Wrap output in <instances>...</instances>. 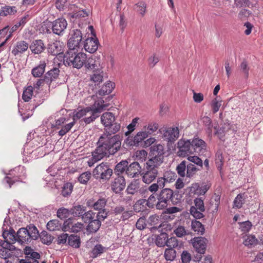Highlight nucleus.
Here are the masks:
<instances>
[{
	"label": "nucleus",
	"instance_id": "338daca9",
	"mask_svg": "<svg viewBox=\"0 0 263 263\" xmlns=\"http://www.w3.org/2000/svg\"><path fill=\"white\" fill-rule=\"evenodd\" d=\"M197 167L192 164H189L186 166V175L188 177H192L197 171Z\"/></svg>",
	"mask_w": 263,
	"mask_h": 263
},
{
	"label": "nucleus",
	"instance_id": "0eeeda50",
	"mask_svg": "<svg viewBox=\"0 0 263 263\" xmlns=\"http://www.w3.org/2000/svg\"><path fill=\"white\" fill-rule=\"evenodd\" d=\"M88 29L91 32L90 36H88L87 39L85 40L84 44V48L86 51L92 53L97 50L99 42L96 37L93 27L91 25L89 26Z\"/></svg>",
	"mask_w": 263,
	"mask_h": 263
},
{
	"label": "nucleus",
	"instance_id": "864d4df0",
	"mask_svg": "<svg viewBox=\"0 0 263 263\" xmlns=\"http://www.w3.org/2000/svg\"><path fill=\"white\" fill-rule=\"evenodd\" d=\"M40 238L42 242L46 245L51 243L53 240V237L46 232L41 233L40 234Z\"/></svg>",
	"mask_w": 263,
	"mask_h": 263
},
{
	"label": "nucleus",
	"instance_id": "2eb2a0df",
	"mask_svg": "<svg viewBox=\"0 0 263 263\" xmlns=\"http://www.w3.org/2000/svg\"><path fill=\"white\" fill-rule=\"evenodd\" d=\"M148 137V133L146 132V130H142L138 132L134 137H128L126 141L130 146H137Z\"/></svg>",
	"mask_w": 263,
	"mask_h": 263
},
{
	"label": "nucleus",
	"instance_id": "6ab92c4d",
	"mask_svg": "<svg viewBox=\"0 0 263 263\" xmlns=\"http://www.w3.org/2000/svg\"><path fill=\"white\" fill-rule=\"evenodd\" d=\"M89 114L91 115V109L88 107H86L85 108H81L79 107L77 109L75 110L73 112L72 119L73 121L76 122V120L82 119L80 121V122L82 123L84 122V121H82V120L86 118L85 116Z\"/></svg>",
	"mask_w": 263,
	"mask_h": 263
},
{
	"label": "nucleus",
	"instance_id": "de8ad7c7",
	"mask_svg": "<svg viewBox=\"0 0 263 263\" xmlns=\"http://www.w3.org/2000/svg\"><path fill=\"white\" fill-rule=\"evenodd\" d=\"M16 11L15 7L5 6L2 7L0 12V15L5 16L14 14Z\"/></svg>",
	"mask_w": 263,
	"mask_h": 263
},
{
	"label": "nucleus",
	"instance_id": "37998d69",
	"mask_svg": "<svg viewBox=\"0 0 263 263\" xmlns=\"http://www.w3.org/2000/svg\"><path fill=\"white\" fill-rule=\"evenodd\" d=\"M92 158L88 161V165L90 167L104 157L103 155L97 152L96 149L92 153Z\"/></svg>",
	"mask_w": 263,
	"mask_h": 263
},
{
	"label": "nucleus",
	"instance_id": "4d7b16f0",
	"mask_svg": "<svg viewBox=\"0 0 263 263\" xmlns=\"http://www.w3.org/2000/svg\"><path fill=\"white\" fill-rule=\"evenodd\" d=\"M173 194L174 192L172 190L166 188L163 189L161 191L160 195H161V196H162V198H165L169 201L172 198Z\"/></svg>",
	"mask_w": 263,
	"mask_h": 263
},
{
	"label": "nucleus",
	"instance_id": "a211bd4d",
	"mask_svg": "<svg viewBox=\"0 0 263 263\" xmlns=\"http://www.w3.org/2000/svg\"><path fill=\"white\" fill-rule=\"evenodd\" d=\"M67 21L63 18L57 19L52 23V29L54 33L60 35L66 28Z\"/></svg>",
	"mask_w": 263,
	"mask_h": 263
},
{
	"label": "nucleus",
	"instance_id": "2f4dec72",
	"mask_svg": "<svg viewBox=\"0 0 263 263\" xmlns=\"http://www.w3.org/2000/svg\"><path fill=\"white\" fill-rule=\"evenodd\" d=\"M60 70L57 68H54L47 73L46 79L47 84H50L52 81L57 80L59 78Z\"/></svg>",
	"mask_w": 263,
	"mask_h": 263
},
{
	"label": "nucleus",
	"instance_id": "bf43d9fd",
	"mask_svg": "<svg viewBox=\"0 0 263 263\" xmlns=\"http://www.w3.org/2000/svg\"><path fill=\"white\" fill-rule=\"evenodd\" d=\"M186 162L185 161H182L178 165L176 168L178 174L181 177H184L185 175Z\"/></svg>",
	"mask_w": 263,
	"mask_h": 263
},
{
	"label": "nucleus",
	"instance_id": "20e7f679",
	"mask_svg": "<svg viewBox=\"0 0 263 263\" xmlns=\"http://www.w3.org/2000/svg\"><path fill=\"white\" fill-rule=\"evenodd\" d=\"M95 213L92 211H88L83 214L82 219L85 223L88 224L86 228V233L88 235L91 233L96 232L100 228L101 225V221L104 219H101L97 217L94 219Z\"/></svg>",
	"mask_w": 263,
	"mask_h": 263
},
{
	"label": "nucleus",
	"instance_id": "052dcab7",
	"mask_svg": "<svg viewBox=\"0 0 263 263\" xmlns=\"http://www.w3.org/2000/svg\"><path fill=\"white\" fill-rule=\"evenodd\" d=\"M215 163L217 169L221 172L223 165V157L222 154H217L215 159Z\"/></svg>",
	"mask_w": 263,
	"mask_h": 263
},
{
	"label": "nucleus",
	"instance_id": "423d86ee",
	"mask_svg": "<svg viewBox=\"0 0 263 263\" xmlns=\"http://www.w3.org/2000/svg\"><path fill=\"white\" fill-rule=\"evenodd\" d=\"M107 106V105L104 104L103 98H98L97 100H95L93 104L89 106L91 109V115L88 117V118H84L82 121H84L86 124H89L94 121L99 117L97 114L101 112Z\"/></svg>",
	"mask_w": 263,
	"mask_h": 263
},
{
	"label": "nucleus",
	"instance_id": "a878e982",
	"mask_svg": "<svg viewBox=\"0 0 263 263\" xmlns=\"http://www.w3.org/2000/svg\"><path fill=\"white\" fill-rule=\"evenodd\" d=\"M209 190V187L207 185H204L200 186L199 184L197 183H195L192 184L190 187V192L198 195H204Z\"/></svg>",
	"mask_w": 263,
	"mask_h": 263
},
{
	"label": "nucleus",
	"instance_id": "6e6552de",
	"mask_svg": "<svg viewBox=\"0 0 263 263\" xmlns=\"http://www.w3.org/2000/svg\"><path fill=\"white\" fill-rule=\"evenodd\" d=\"M82 39V34L80 30L76 29L71 31L70 37L67 42L69 51H74L80 47V43Z\"/></svg>",
	"mask_w": 263,
	"mask_h": 263
},
{
	"label": "nucleus",
	"instance_id": "7c9ffc66",
	"mask_svg": "<svg viewBox=\"0 0 263 263\" xmlns=\"http://www.w3.org/2000/svg\"><path fill=\"white\" fill-rule=\"evenodd\" d=\"M46 63L45 61H41L39 65L32 69V74L34 77H40L45 72Z\"/></svg>",
	"mask_w": 263,
	"mask_h": 263
},
{
	"label": "nucleus",
	"instance_id": "c756f323",
	"mask_svg": "<svg viewBox=\"0 0 263 263\" xmlns=\"http://www.w3.org/2000/svg\"><path fill=\"white\" fill-rule=\"evenodd\" d=\"M104 72L103 69L92 71V73L90 76V80L96 85H99L103 81Z\"/></svg>",
	"mask_w": 263,
	"mask_h": 263
},
{
	"label": "nucleus",
	"instance_id": "1a4fd4ad",
	"mask_svg": "<svg viewBox=\"0 0 263 263\" xmlns=\"http://www.w3.org/2000/svg\"><path fill=\"white\" fill-rule=\"evenodd\" d=\"M67 120L64 117H61L55 120V123L52 124V127L55 129H61L59 132V136L62 137L67 133L75 124V122L65 124Z\"/></svg>",
	"mask_w": 263,
	"mask_h": 263
},
{
	"label": "nucleus",
	"instance_id": "412c9836",
	"mask_svg": "<svg viewBox=\"0 0 263 263\" xmlns=\"http://www.w3.org/2000/svg\"><path fill=\"white\" fill-rule=\"evenodd\" d=\"M152 156V158L148 159L146 163V169H157L163 163V156Z\"/></svg>",
	"mask_w": 263,
	"mask_h": 263
},
{
	"label": "nucleus",
	"instance_id": "4c0bfd02",
	"mask_svg": "<svg viewBox=\"0 0 263 263\" xmlns=\"http://www.w3.org/2000/svg\"><path fill=\"white\" fill-rule=\"evenodd\" d=\"M61 227L60 221L57 219L50 220L47 224V228L50 231L59 230Z\"/></svg>",
	"mask_w": 263,
	"mask_h": 263
},
{
	"label": "nucleus",
	"instance_id": "49530a36",
	"mask_svg": "<svg viewBox=\"0 0 263 263\" xmlns=\"http://www.w3.org/2000/svg\"><path fill=\"white\" fill-rule=\"evenodd\" d=\"M128 162L127 161H122L118 163L115 167V171L117 173L118 176L123 173L126 168H127Z\"/></svg>",
	"mask_w": 263,
	"mask_h": 263
},
{
	"label": "nucleus",
	"instance_id": "a18cd8bd",
	"mask_svg": "<svg viewBox=\"0 0 263 263\" xmlns=\"http://www.w3.org/2000/svg\"><path fill=\"white\" fill-rule=\"evenodd\" d=\"M239 225V229L243 233L249 232L252 228V224L251 222L249 220L243 221L242 222H238Z\"/></svg>",
	"mask_w": 263,
	"mask_h": 263
},
{
	"label": "nucleus",
	"instance_id": "774afa93",
	"mask_svg": "<svg viewBox=\"0 0 263 263\" xmlns=\"http://www.w3.org/2000/svg\"><path fill=\"white\" fill-rule=\"evenodd\" d=\"M72 185L71 183H66L63 187L62 194L65 197L69 195L72 192Z\"/></svg>",
	"mask_w": 263,
	"mask_h": 263
},
{
	"label": "nucleus",
	"instance_id": "e433bc0d",
	"mask_svg": "<svg viewBox=\"0 0 263 263\" xmlns=\"http://www.w3.org/2000/svg\"><path fill=\"white\" fill-rule=\"evenodd\" d=\"M147 156V152L144 149L137 151L135 152L134 155L135 160L139 161L141 162L146 160Z\"/></svg>",
	"mask_w": 263,
	"mask_h": 263
},
{
	"label": "nucleus",
	"instance_id": "39448f33",
	"mask_svg": "<svg viewBox=\"0 0 263 263\" xmlns=\"http://www.w3.org/2000/svg\"><path fill=\"white\" fill-rule=\"evenodd\" d=\"M107 200L104 197H101L98 199L93 198L88 200L86 204L94 210L99 211L97 215L98 218L105 219L107 216V212L104 209Z\"/></svg>",
	"mask_w": 263,
	"mask_h": 263
},
{
	"label": "nucleus",
	"instance_id": "ddd939ff",
	"mask_svg": "<svg viewBox=\"0 0 263 263\" xmlns=\"http://www.w3.org/2000/svg\"><path fill=\"white\" fill-rule=\"evenodd\" d=\"M85 67L86 69L92 71L103 69V64L101 62L100 57L95 55H91L88 58L87 57Z\"/></svg>",
	"mask_w": 263,
	"mask_h": 263
},
{
	"label": "nucleus",
	"instance_id": "dca6fc26",
	"mask_svg": "<svg viewBox=\"0 0 263 263\" xmlns=\"http://www.w3.org/2000/svg\"><path fill=\"white\" fill-rule=\"evenodd\" d=\"M208 240L202 237H195L193 239V246L196 251L200 254H204L205 252Z\"/></svg>",
	"mask_w": 263,
	"mask_h": 263
},
{
	"label": "nucleus",
	"instance_id": "aec40b11",
	"mask_svg": "<svg viewBox=\"0 0 263 263\" xmlns=\"http://www.w3.org/2000/svg\"><path fill=\"white\" fill-rule=\"evenodd\" d=\"M125 184L124 178L121 176H118L112 182L111 187L114 192L118 193L124 189Z\"/></svg>",
	"mask_w": 263,
	"mask_h": 263
},
{
	"label": "nucleus",
	"instance_id": "09e8293b",
	"mask_svg": "<svg viewBox=\"0 0 263 263\" xmlns=\"http://www.w3.org/2000/svg\"><path fill=\"white\" fill-rule=\"evenodd\" d=\"M70 213L71 211H69L68 209L64 208H61L58 210L57 214V216L59 218L63 219L67 218L69 216Z\"/></svg>",
	"mask_w": 263,
	"mask_h": 263
},
{
	"label": "nucleus",
	"instance_id": "c85d7f7f",
	"mask_svg": "<svg viewBox=\"0 0 263 263\" xmlns=\"http://www.w3.org/2000/svg\"><path fill=\"white\" fill-rule=\"evenodd\" d=\"M62 43L59 41H55L52 43L49 44L48 51L53 55L59 54L62 52Z\"/></svg>",
	"mask_w": 263,
	"mask_h": 263
},
{
	"label": "nucleus",
	"instance_id": "4be33fe9",
	"mask_svg": "<svg viewBox=\"0 0 263 263\" xmlns=\"http://www.w3.org/2000/svg\"><path fill=\"white\" fill-rule=\"evenodd\" d=\"M17 240L20 243H27L30 241L31 239L27 229L22 228L19 229L16 235Z\"/></svg>",
	"mask_w": 263,
	"mask_h": 263
},
{
	"label": "nucleus",
	"instance_id": "5fc2aeb1",
	"mask_svg": "<svg viewBox=\"0 0 263 263\" xmlns=\"http://www.w3.org/2000/svg\"><path fill=\"white\" fill-rule=\"evenodd\" d=\"M164 257L167 260L172 261L176 257V251L173 249H166L164 252Z\"/></svg>",
	"mask_w": 263,
	"mask_h": 263
},
{
	"label": "nucleus",
	"instance_id": "b1692460",
	"mask_svg": "<svg viewBox=\"0 0 263 263\" xmlns=\"http://www.w3.org/2000/svg\"><path fill=\"white\" fill-rule=\"evenodd\" d=\"M147 170L143 173L142 180L145 183L149 184L153 182L158 175L157 169H147Z\"/></svg>",
	"mask_w": 263,
	"mask_h": 263
},
{
	"label": "nucleus",
	"instance_id": "8fccbe9b",
	"mask_svg": "<svg viewBox=\"0 0 263 263\" xmlns=\"http://www.w3.org/2000/svg\"><path fill=\"white\" fill-rule=\"evenodd\" d=\"M169 201L164 198H162L161 195H159L158 197V201L156 204V208L157 209H163L166 208L168 205Z\"/></svg>",
	"mask_w": 263,
	"mask_h": 263
},
{
	"label": "nucleus",
	"instance_id": "ea45409f",
	"mask_svg": "<svg viewBox=\"0 0 263 263\" xmlns=\"http://www.w3.org/2000/svg\"><path fill=\"white\" fill-rule=\"evenodd\" d=\"M68 244L75 248L80 247L81 241L79 236L71 235L68 238Z\"/></svg>",
	"mask_w": 263,
	"mask_h": 263
},
{
	"label": "nucleus",
	"instance_id": "e2e57ef3",
	"mask_svg": "<svg viewBox=\"0 0 263 263\" xmlns=\"http://www.w3.org/2000/svg\"><path fill=\"white\" fill-rule=\"evenodd\" d=\"M137 11L142 16L144 15L146 12V4L145 2H140L136 5Z\"/></svg>",
	"mask_w": 263,
	"mask_h": 263
},
{
	"label": "nucleus",
	"instance_id": "c03bdc74",
	"mask_svg": "<svg viewBox=\"0 0 263 263\" xmlns=\"http://www.w3.org/2000/svg\"><path fill=\"white\" fill-rule=\"evenodd\" d=\"M139 120L140 118L139 117H136L132 120V122L127 126L128 131L125 133L126 136L129 135L134 131L138 124Z\"/></svg>",
	"mask_w": 263,
	"mask_h": 263
},
{
	"label": "nucleus",
	"instance_id": "6e6d98bb",
	"mask_svg": "<svg viewBox=\"0 0 263 263\" xmlns=\"http://www.w3.org/2000/svg\"><path fill=\"white\" fill-rule=\"evenodd\" d=\"M221 105V100L217 98L213 99L211 102V108L214 114L217 112Z\"/></svg>",
	"mask_w": 263,
	"mask_h": 263
},
{
	"label": "nucleus",
	"instance_id": "a19ab883",
	"mask_svg": "<svg viewBox=\"0 0 263 263\" xmlns=\"http://www.w3.org/2000/svg\"><path fill=\"white\" fill-rule=\"evenodd\" d=\"M192 228L195 232H196L199 234H200L202 235L204 232V226L200 222L197 220L192 221Z\"/></svg>",
	"mask_w": 263,
	"mask_h": 263
},
{
	"label": "nucleus",
	"instance_id": "bb28decb",
	"mask_svg": "<svg viewBox=\"0 0 263 263\" xmlns=\"http://www.w3.org/2000/svg\"><path fill=\"white\" fill-rule=\"evenodd\" d=\"M115 87V83L108 81L104 83L101 89L98 91L100 96H105L110 94Z\"/></svg>",
	"mask_w": 263,
	"mask_h": 263
},
{
	"label": "nucleus",
	"instance_id": "13d9d810",
	"mask_svg": "<svg viewBox=\"0 0 263 263\" xmlns=\"http://www.w3.org/2000/svg\"><path fill=\"white\" fill-rule=\"evenodd\" d=\"M163 177L166 182L170 183L175 180L177 175L174 172L171 171H166L164 173Z\"/></svg>",
	"mask_w": 263,
	"mask_h": 263
},
{
	"label": "nucleus",
	"instance_id": "f704fd0d",
	"mask_svg": "<svg viewBox=\"0 0 263 263\" xmlns=\"http://www.w3.org/2000/svg\"><path fill=\"white\" fill-rule=\"evenodd\" d=\"M33 87L30 85L28 86L24 90L22 98L25 102L29 101L33 96Z\"/></svg>",
	"mask_w": 263,
	"mask_h": 263
},
{
	"label": "nucleus",
	"instance_id": "f3484780",
	"mask_svg": "<svg viewBox=\"0 0 263 263\" xmlns=\"http://www.w3.org/2000/svg\"><path fill=\"white\" fill-rule=\"evenodd\" d=\"M164 138L169 142H174L179 137V131L177 127H169L161 131Z\"/></svg>",
	"mask_w": 263,
	"mask_h": 263
},
{
	"label": "nucleus",
	"instance_id": "9d476101",
	"mask_svg": "<svg viewBox=\"0 0 263 263\" xmlns=\"http://www.w3.org/2000/svg\"><path fill=\"white\" fill-rule=\"evenodd\" d=\"M84 229V224L76 220L69 218L64 221L62 230L64 232L78 233Z\"/></svg>",
	"mask_w": 263,
	"mask_h": 263
},
{
	"label": "nucleus",
	"instance_id": "cd10ccee",
	"mask_svg": "<svg viewBox=\"0 0 263 263\" xmlns=\"http://www.w3.org/2000/svg\"><path fill=\"white\" fill-rule=\"evenodd\" d=\"M141 166L137 162H134L131 163L128 167L127 166L126 173L128 176L134 177L136 175L141 172Z\"/></svg>",
	"mask_w": 263,
	"mask_h": 263
},
{
	"label": "nucleus",
	"instance_id": "79ce46f5",
	"mask_svg": "<svg viewBox=\"0 0 263 263\" xmlns=\"http://www.w3.org/2000/svg\"><path fill=\"white\" fill-rule=\"evenodd\" d=\"M245 198L243 194H239L235 198L233 202V208L236 209H240L242 206L244 204Z\"/></svg>",
	"mask_w": 263,
	"mask_h": 263
},
{
	"label": "nucleus",
	"instance_id": "603ef678",
	"mask_svg": "<svg viewBox=\"0 0 263 263\" xmlns=\"http://www.w3.org/2000/svg\"><path fill=\"white\" fill-rule=\"evenodd\" d=\"M85 211V207L83 206L82 205H78L73 206L71 209V213L75 216H83V212Z\"/></svg>",
	"mask_w": 263,
	"mask_h": 263
},
{
	"label": "nucleus",
	"instance_id": "4468645a",
	"mask_svg": "<svg viewBox=\"0 0 263 263\" xmlns=\"http://www.w3.org/2000/svg\"><path fill=\"white\" fill-rule=\"evenodd\" d=\"M191 144L192 149V154L195 153L201 155L206 151V143L198 137H194L191 141Z\"/></svg>",
	"mask_w": 263,
	"mask_h": 263
},
{
	"label": "nucleus",
	"instance_id": "c9c22d12",
	"mask_svg": "<svg viewBox=\"0 0 263 263\" xmlns=\"http://www.w3.org/2000/svg\"><path fill=\"white\" fill-rule=\"evenodd\" d=\"M168 235L166 233H161L158 236L156 240V244L157 246L161 247L166 245Z\"/></svg>",
	"mask_w": 263,
	"mask_h": 263
},
{
	"label": "nucleus",
	"instance_id": "7ed1b4c3",
	"mask_svg": "<svg viewBox=\"0 0 263 263\" xmlns=\"http://www.w3.org/2000/svg\"><path fill=\"white\" fill-rule=\"evenodd\" d=\"M115 115L109 111L104 112L101 116V123L104 125L105 130L108 133L115 134L121 128L120 123L116 122Z\"/></svg>",
	"mask_w": 263,
	"mask_h": 263
},
{
	"label": "nucleus",
	"instance_id": "72a5a7b5",
	"mask_svg": "<svg viewBox=\"0 0 263 263\" xmlns=\"http://www.w3.org/2000/svg\"><path fill=\"white\" fill-rule=\"evenodd\" d=\"M243 243L249 248L256 246L258 243V240L254 235H249L246 236Z\"/></svg>",
	"mask_w": 263,
	"mask_h": 263
},
{
	"label": "nucleus",
	"instance_id": "f257e3e1",
	"mask_svg": "<svg viewBox=\"0 0 263 263\" xmlns=\"http://www.w3.org/2000/svg\"><path fill=\"white\" fill-rule=\"evenodd\" d=\"M111 134L110 133L104 134L99 139V145L96 149L104 157L114 154L121 147L120 136L119 135L112 136Z\"/></svg>",
	"mask_w": 263,
	"mask_h": 263
},
{
	"label": "nucleus",
	"instance_id": "3c124183",
	"mask_svg": "<svg viewBox=\"0 0 263 263\" xmlns=\"http://www.w3.org/2000/svg\"><path fill=\"white\" fill-rule=\"evenodd\" d=\"M91 174L90 172H86L81 174L78 177V181L82 184H86L90 180Z\"/></svg>",
	"mask_w": 263,
	"mask_h": 263
},
{
	"label": "nucleus",
	"instance_id": "69168bd1",
	"mask_svg": "<svg viewBox=\"0 0 263 263\" xmlns=\"http://www.w3.org/2000/svg\"><path fill=\"white\" fill-rule=\"evenodd\" d=\"M25 254L26 255V258L29 257H33L34 258H39L40 254L35 252H34L30 247H26L24 250Z\"/></svg>",
	"mask_w": 263,
	"mask_h": 263
},
{
	"label": "nucleus",
	"instance_id": "680f3d73",
	"mask_svg": "<svg viewBox=\"0 0 263 263\" xmlns=\"http://www.w3.org/2000/svg\"><path fill=\"white\" fill-rule=\"evenodd\" d=\"M139 188V185L137 181H134L130 183L127 188V191L128 193L130 194H134L137 192Z\"/></svg>",
	"mask_w": 263,
	"mask_h": 263
},
{
	"label": "nucleus",
	"instance_id": "473e14b6",
	"mask_svg": "<svg viewBox=\"0 0 263 263\" xmlns=\"http://www.w3.org/2000/svg\"><path fill=\"white\" fill-rule=\"evenodd\" d=\"M164 146L160 144H154L150 148L151 156H163Z\"/></svg>",
	"mask_w": 263,
	"mask_h": 263
},
{
	"label": "nucleus",
	"instance_id": "58836bf2",
	"mask_svg": "<svg viewBox=\"0 0 263 263\" xmlns=\"http://www.w3.org/2000/svg\"><path fill=\"white\" fill-rule=\"evenodd\" d=\"M105 248L103 247L101 245H97L94 247L90 252V256L95 258L98 255L101 254L104 252Z\"/></svg>",
	"mask_w": 263,
	"mask_h": 263
},
{
	"label": "nucleus",
	"instance_id": "5701e85b",
	"mask_svg": "<svg viewBox=\"0 0 263 263\" xmlns=\"http://www.w3.org/2000/svg\"><path fill=\"white\" fill-rule=\"evenodd\" d=\"M29 47L32 53L34 54H40L45 49V45L41 40L33 41Z\"/></svg>",
	"mask_w": 263,
	"mask_h": 263
},
{
	"label": "nucleus",
	"instance_id": "9b49d317",
	"mask_svg": "<svg viewBox=\"0 0 263 263\" xmlns=\"http://www.w3.org/2000/svg\"><path fill=\"white\" fill-rule=\"evenodd\" d=\"M93 173L97 177L100 176L102 179H108L111 176L112 171L105 163H102L94 169Z\"/></svg>",
	"mask_w": 263,
	"mask_h": 263
},
{
	"label": "nucleus",
	"instance_id": "f03ea898",
	"mask_svg": "<svg viewBox=\"0 0 263 263\" xmlns=\"http://www.w3.org/2000/svg\"><path fill=\"white\" fill-rule=\"evenodd\" d=\"M87 57L84 52L76 53L74 51H68L64 55V62L68 66L80 69L85 65Z\"/></svg>",
	"mask_w": 263,
	"mask_h": 263
},
{
	"label": "nucleus",
	"instance_id": "f8f14e48",
	"mask_svg": "<svg viewBox=\"0 0 263 263\" xmlns=\"http://www.w3.org/2000/svg\"><path fill=\"white\" fill-rule=\"evenodd\" d=\"M178 151L177 154L180 157H185L192 154L191 140L180 139L177 143Z\"/></svg>",
	"mask_w": 263,
	"mask_h": 263
},
{
	"label": "nucleus",
	"instance_id": "393cba45",
	"mask_svg": "<svg viewBox=\"0 0 263 263\" xmlns=\"http://www.w3.org/2000/svg\"><path fill=\"white\" fill-rule=\"evenodd\" d=\"M28 44L24 41L18 42L12 50V53L15 55H21L28 48Z\"/></svg>",
	"mask_w": 263,
	"mask_h": 263
},
{
	"label": "nucleus",
	"instance_id": "0e129e2a",
	"mask_svg": "<svg viewBox=\"0 0 263 263\" xmlns=\"http://www.w3.org/2000/svg\"><path fill=\"white\" fill-rule=\"evenodd\" d=\"M203 211H200L196 207L192 206L190 209L191 214L197 219H200L203 217Z\"/></svg>",
	"mask_w": 263,
	"mask_h": 263
}]
</instances>
